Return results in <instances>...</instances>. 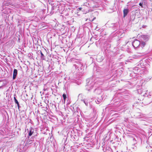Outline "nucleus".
<instances>
[{
  "instance_id": "1",
  "label": "nucleus",
  "mask_w": 152,
  "mask_h": 152,
  "mask_svg": "<svg viewBox=\"0 0 152 152\" xmlns=\"http://www.w3.org/2000/svg\"><path fill=\"white\" fill-rule=\"evenodd\" d=\"M71 61L73 62V68L77 69L79 72H81L83 70V64L77 60L72 59Z\"/></svg>"
},
{
  "instance_id": "2",
  "label": "nucleus",
  "mask_w": 152,
  "mask_h": 152,
  "mask_svg": "<svg viewBox=\"0 0 152 152\" xmlns=\"http://www.w3.org/2000/svg\"><path fill=\"white\" fill-rule=\"evenodd\" d=\"M139 67L138 68H139V66L141 67L142 69H138V70H140V74L141 73L143 74H146L148 72V71L144 69H145V67L146 66H145V64H144V63L143 61H141L137 65Z\"/></svg>"
},
{
  "instance_id": "3",
  "label": "nucleus",
  "mask_w": 152,
  "mask_h": 152,
  "mask_svg": "<svg viewBox=\"0 0 152 152\" xmlns=\"http://www.w3.org/2000/svg\"><path fill=\"white\" fill-rule=\"evenodd\" d=\"M94 80L92 79H90L87 83L86 85V89L89 91L95 85V82H94Z\"/></svg>"
},
{
  "instance_id": "4",
  "label": "nucleus",
  "mask_w": 152,
  "mask_h": 152,
  "mask_svg": "<svg viewBox=\"0 0 152 152\" xmlns=\"http://www.w3.org/2000/svg\"><path fill=\"white\" fill-rule=\"evenodd\" d=\"M132 45L134 48H136L138 47L140 45V42L137 40H135L132 42Z\"/></svg>"
},
{
  "instance_id": "5",
  "label": "nucleus",
  "mask_w": 152,
  "mask_h": 152,
  "mask_svg": "<svg viewBox=\"0 0 152 152\" xmlns=\"http://www.w3.org/2000/svg\"><path fill=\"white\" fill-rule=\"evenodd\" d=\"M149 39L148 36L147 35H142L141 38L142 41H146Z\"/></svg>"
},
{
  "instance_id": "6",
  "label": "nucleus",
  "mask_w": 152,
  "mask_h": 152,
  "mask_svg": "<svg viewBox=\"0 0 152 152\" xmlns=\"http://www.w3.org/2000/svg\"><path fill=\"white\" fill-rule=\"evenodd\" d=\"M18 73V71L16 69H14L13 71V79L14 80L16 78Z\"/></svg>"
},
{
  "instance_id": "7",
  "label": "nucleus",
  "mask_w": 152,
  "mask_h": 152,
  "mask_svg": "<svg viewBox=\"0 0 152 152\" xmlns=\"http://www.w3.org/2000/svg\"><path fill=\"white\" fill-rule=\"evenodd\" d=\"M34 131V129L31 128H30L29 129V131H28V135L29 136H30L33 133Z\"/></svg>"
},
{
  "instance_id": "8",
  "label": "nucleus",
  "mask_w": 152,
  "mask_h": 152,
  "mask_svg": "<svg viewBox=\"0 0 152 152\" xmlns=\"http://www.w3.org/2000/svg\"><path fill=\"white\" fill-rule=\"evenodd\" d=\"M34 141V139L33 137H31L29 139V137H28V139L27 140V142L28 144H31L32 142Z\"/></svg>"
},
{
  "instance_id": "9",
  "label": "nucleus",
  "mask_w": 152,
  "mask_h": 152,
  "mask_svg": "<svg viewBox=\"0 0 152 152\" xmlns=\"http://www.w3.org/2000/svg\"><path fill=\"white\" fill-rule=\"evenodd\" d=\"M128 12H129V10L127 9H125L123 11L124 14V17H125V16H126L127 15Z\"/></svg>"
},
{
  "instance_id": "10",
  "label": "nucleus",
  "mask_w": 152,
  "mask_h": 152,
  "mask_svg": "<svg viewBox=\"0 0 152 152\" xmlns=\"http://www.w3.org/2000/svg\"><path fill=\"white\" fill-rule=\"evenodd\" d=\"M14 100L15 102L17 104V106L18 108H19L20 106H19V104L18 103V100L16 99L15 97H14Z\"/></svg>"
},
{
  "instance_id": "11",
  "label": "nucleus",
  "mask_w": 152,
  "mask_h": 152,
  "mask_svg": "<svg viewBox=\"0 0 152 152\" xmlns=\"http://www.w3.org/2000/svg\"><path fill=\"white\" fill-rule=\"evenodd\" d=\"M145 44V42L142 41V42L141 43L140 42V46H141L142 47H144Z\"/></svg>"
},
{
  "instance_id": "12",
  "label": "nucleus",
  "mask_w": 152,
  "mask_h": 152,
  "mask_svg": "<svg viewBox=\"0 0 152 152\" xmlns=\"http://www.w3.org/2000/svg\"><path fill=\"white\" fill-rule=\"evenodd\" d=\"M63 97L64 99V103H65L66 99V95L65 94H64L63 95Z\"/></svg>"
},
{
  "instance_id": "13",
  "label": "nucleus",
  "mask_w": 152,
  "mask_h": 152,
  "mask_svg": "<svg viewBox=\"0 0 152 152\" xmlns=\"http://www.w3.org/2000/svg\"><path fill=\"white\" fill-rule=\"evenodd\" d=\"M101 1V0H94V2L96 3L100 4Z\"/></svg>"
},
{
  "instance_id": "14",
  "label": "nucleus",
  "mask_w": 152,
  "mask_h": 152,
  "mask_svg": "<svg viewBox=\"0 0 152 152\" xmlns=\"http://www.w3.org/2000/svg\"><path fill=\"white\" fill-rule=\"evenodd\" d=\"M40 54L41 55V58L42 59H44L45 56L43 53H42L41 51H40Z\"/></svg>"
},
{
  "instance_id": "15",
  "label": "nucleus",
  "mask_w": 152,
  "mask_h": 152,
  "mask_svg": "<svg viewBox=\"0 0 152 152\" xmlns=\"http://www.w3.org/2000/svg\"><path fill=\"white\" fill-rule=\"evenodd\" d=\"M139 5L142 8L143 7V3L142 2H140L139 4Z\"/></svg>"
},
{
  "instance_id": "16",
  "label": "nucleus",
  "mask_w": 152,
  "mask_h": 152,
  "mask_svg": "<svg viewBox=\"0 0 152 152\" xmlns=\"http://www.w3.org/2000/svg\"><path fill=\"white\" fill-rule=\"evenodd\" d=\"M82 101H83L84 103L86 105H88V103L86 102L84 100H82Z\"/></svg>"
},
{
  "instance_id": "17",
  "label": "nucleus",
  "mask_w": 152,
  "mask_h": 152,
  "mask_svg": "<svg viewBox=\"0 0 152 152\" xmlns=\"http://www.w3.org/2000/svg\"><path fill=\"white\" fill-rule=\"evenodd\" d=\"M96 103L97 104H99L100 102H101V100H97V102H96Z\"/></svg>"
},
{
  "instance_id": "18",
  "label": "nucleus",
  "mask_w": 152,
  "mask_h": 152,
  "mask_svg": "<svg viewBox=\"0 0 152 152\" xmlns=\"http://www.w3.org/2000/svg\"><path fill=\"white\" fill-rule=\"evenodd\" d=\"M82 96V94H79L78 95V97H80L81 96Z\"/></svg>"
},
{
  "instance_id": "19",
  "label": "nucleus",
  "mask_w": 152,
  "mask_h": 152,
  "mask_svg": "<svg viewBox=\"0 0 152 152\" xmlns=\"http://www.w3.org/2000/svg\"><path fill=\"white\" fill-rule=\"evenodd\" d=\"M99 7V6H98V5H97V6H95V7L97 8V7Z\"/></svg>"
},
{
  "instance_id": "20",
  "label": "nucleus",
  "mask_w": 152,
  "mask_h": 152,
  "mask_svg": "<svg viewBox=\"0 0 152 152\" xmlns=\"http://www.w3.org/2000/svg\"><path fill=\"white\" fill-rule=\"evenodd\" d=\"M8 91H7V92H8ZM6 94H7V93Z\"/></svg>"
},
{
  "instance_id": "21",
  "label": "nucleus",
  "mask_w": 152,
  "mask_h": 152,
  "mask_svg": "<svg viewBox=\"0 0 152 152\" xmlns=\"http://www.w3.org/2000/svg\"><path fill=\"white\" fill-rule=\"evenodd\" d=\"M82 9V8H81V7L80 8H79V9L80 10H81V9Z\"/></svg>"
},
{
  "instance_id": "22",
  "label": "nucleus",
  "mask_w": 152,
  "mask_h": 152,
  "mask_svg": "<svg viewBox=\"0 0 152 152\" xmlns=\"http://www.w3.org/2000/svg\"><path fill=\"white\" fill-rule=\"evenodd\" d=\"M146 65V66H149V64H147V65Z\"/></svg>"
},
{
  "instance_id": "23",
  "label": "nucleus",
  "mask_w": 152,
  "mask_h": 152,
  "mask_svg": "<svg viewBox=\"0 0 152 152\" xmlns=\"http://www.w3.org/2000/svg\"><path fill=\"white\" fill-rule=\"evenodd\" d=\"M84 4H85V3H84ZM86 5L84 4V5H86V4H87V3H86Z\"/></svg>"
}]
</instances>
